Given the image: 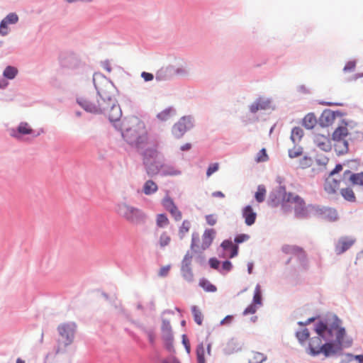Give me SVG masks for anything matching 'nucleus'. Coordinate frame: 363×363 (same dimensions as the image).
<instances>
[{"label": "nucleus", "mask_w": 363, "mask_h": 363, "mask_svg": "<svg viewBox=\"0 0 363 363\" xmlns=\"http://www.w3.org/2000/svg\"><path fill=\"white\" fill-rule=\"evenodd\" d=\"M341 321L335 318L332 322L319 321L315 325L317 337L310 339L308 353L317 356L323 353L325 357L335 354L340 349L345 335V328H342Z\"/></svg>", "instance_id": "obj_1"}, {"label": "nucleus", "mask_w": 363, "mask_h": 363, "mask_svg": "<svg viewBox=\"0 0 363 363\" xmlns=\"http://www.w3.org/2000/svg\"><path fill=\"white\" fill-rule=\"evenodd\" d=\"M93 81L97 94L103 101V108L101 113L106 114L111 122H118L122 112L120 106L116 104V88L113 84L100 73L94 74Z\"/></svg>", "instance_id": "obj_2"}, {"label": "nucleus", "mask_w": 363, "mask_h": 363, "mask_svg": "<svg viewBox=\"0 0 363 363\" xmlns=\"http://www.w3.org/2000/svg\"><path fill=\"white\" fill-rule=\"evenodd\" d=\"M123 138L130 145L143 149L147 143V132L144 123L136 116L125 118L120 123Z\"/></svg>", "instance_id": "obj_3"}, {"label": "nucleus", "mask_w": 363, "mask_h": 363, "mask_svg": "<svg viewBox=\"0 0 363 363\" xmlns=\"http://www.w3.org/2000/svg\"><path fill=\"white\" fill-rule=\"evenodd\" d=\"M282 207L285 211L289 208L294 209L296 217L302 218L307 217L310 213H313L315 206H306L304 200L298 195L293 193H285L282 200Z\"/></svg>", "instance_id": "obj_4"}, {"label": "nucleus", "mask_w": 363, "mask_h": 363, "mask_svg": "<svg viewBox=\"0 0 363 363\" xmlns=\"http://www.w3.org/2000/svg\"><path fill=\"white\" fill-rule=\"evenodd\" d=\"M143 160L148 176L154 177L163 168V164L155 148H146L143 152Z\"/></svg>", "instance_id": "obj_5"}, {"label": "nucleus", "mask_w": 363, "mask_h": 363, "mask_svg": "<svg viewBox=\"0 0 363 363\" xmlns=\"http://www.w3.org/2000/svg\"><path fill=\"white\" fill-rule=\"evenodd\" d=\"M116 212L121 218L132 224H138L145 218L143 213L140 209L125 203H118Z\"/></svg>", "instance_id": "obj_6"}, {"label": "nucleus", "mask_w": 363, "mask_h": 363, "mask_svg": "<svg viewBox=\"0 0 363 363\" xmlns=\"http://www.w3.org/2000/svg\"><path fill=\"white\" fill-rule=\"evenodd\" d=\"M215 235L216 230L214 229H206L203 232L201 241L200 242L199 235L193 233L190 247L191 250L195 253H201L211 245Z\"/></svg>", "instance_id": "obj_7"}, {"label": "nucleus", "mask_w": 363, "mask_h": 363, "mask_svg": "<svg viewBox=\"0 0 363 363\" xmlns=\"http://www.w3.org/2000/svg\"><path fill=\"white\" fill-rule=\"evenodd\" d=\"M100 99L99 96H95L94 95L87 94L77 99L78 104L86 111L92 113H100L103 108V101Z\"/></svg>", "instance_id": "obj_8"}, {"label": "nucleus", "mask_w": 363, "mask_h": 363, "mask_svg": "<svg viewBox=\"0 0 363 363\" xmlns=\"http://www.w3.org/2000/svg\"><path fill=\"white\" fill-rule=\"evenodd\" d=\"M282 252L286 255L296 257L303 267H306L307 255L302 247L294 245H285L282 247Z\"/></svg>", "instance_id": "obj_9"}, {"label": "nucleus", "mask_w": 363, "mask_h": 363, "mask_svg": "<svg viewBox=\"0 0 363 363\" xmlns=\"http://www.w3.org/2000/svg\"><path fill=\"white\" fill-rule=\"evenodd\" d=\"M191 118L188 116L182 117L172 128V133L176 138H181L187 130L192 127Z\"/></svg>", "instance_id": "obj_10"}, {"label": "nucleus", "mask_w": 363, "mask_h": 363, "mask_svg": "<svg viewBox=\"0 0 363 363\" xmlns=\"http://www.w3.org/2000/svg\"><path fill=\"white\" fill-rule=\"evenodd\" d=\"M313 213L322 218L330 222L335 221L338 219V213L335 208L325 206H315Z\"/></svg>", "instance_id": "obj_11"}, {"label": "nucleus", "mask_w": 363, "mask_h": 363, "mask_svg": "<svg viewBox=\"0 0 363 363\" xmlns=\"http://www.w3.org/2000/svg\"><path fill=\"white\" fill-rule=\"evenodd\" d=\"M18 21V16L16 13H9L0 23V35H6L9 33V25L16 24Z\"/></svg>", "instance_id": "obj_12"}, {"label": "nucleus", "mask_w": 363, "mask_h": 363, "mask_svg": "<svg viewBox=\"0 0 363 363\" xmlns=\"http://www.w3.org/2000/svg\"><path fill=\"white\" fill-rule=\"evenodd\" d=\"M355 242V239L352 237H342L339 239L335 245L336 254L341 255L350 249Z\"/></svg>", "instance_id": "obj_13"}, {"label": "nucleus", "mask_w": 363, "mask_h": 363, "mask_svg": "<svg viewBox=\"0 0 363 363\" xmlns=\"http://www.w3.org/2000/svg\"><path fill=\"white\" fill-rule=\"evenodd\" d=\"M314 142L323 151L328 152L332 148L330 139L328 135L317 134L315 135Z\"/></svg>", "instance_id": "obj_14"}, {"label": "nucleus", "mask_w": 363, "mask_h": 363, "mask_svg": "<svg viewBox=\"0 0 363 363\" xmlns=\"http://www.w3.org/2000/svg\"><path fill=\"white\" fill-rule=\"evenodd\" d=\"M60 335L66 339V345L70 344L74 338V330L69 325H62L58 328Z\"/></svg>", "instance_id": "obj_15"}, {"label": "nucleus", "mask_w": 363, "mask_h": 363, "mask_svg": "<svg viewBox=\"0 0 363 363\" xmlns=\"http://www.w3.org/2000/svg\"><path fill=\"white\" fill-rule=\"evenodd\" d=\"M242 215L247 225L250 226L255 223L257 213L253 211L251 206H246L242 209Z\"/></svg>", "instance_id": "obj_16"}, {"label": "nucleus", "mask_w": 363, "mask_h": 363, "mask_svg": "<svg viewBox=\"0 0 363 363\" xmlns=\"http://www.w3.org/2000/svg\"><path fill=\"white\" fill-rule=\"evenodd\" d=\"M340 188V181L336 180L333 176H329L324 184V189L328 194H334Z\"/></svg>", "instance_id": "obj_17"}, {"label": "nucleus", "mask_w": 363, "mask_h": 363, "mask_svg": "<svg viewBox=\"0 0 363 363\" xmlns=\"http://www.w3.org/2000/svg\"><path fill=\"white\" fill-rule=\"evenodd\" d=\"M33 129L30 128L28 123L22 122L18 125L17 131L12 130L11 135L18 138H20V135H29L33 133Z\"/></svg>", "instance_id": "obj_18"}, {"label": "nucleus", "mask_w": 363, "mask_h": 363, "mask_svg": "<svg viewBox=\"0 0 363 363\" xmlns=\"http://www.w3.org/2000/svg\"><path fill=\"white\" fill-rule=\"evenodd\" d=\"M343 176L344 178H348L352 184L363 186V172L354 174L350 170H346Z\"/></svg>", "instance_id": "obj_19"}, {"label": "nucleus", "mask_w": 363, "mask_h": 363, "mask_svg": "<svg viewBox=\"0 0 363 363\" xmlns=\"http://www.w3.org/2000/svg\"><path fill=\"white\" fill-rule=\"evenodd\" d=\"M221 247L228 253V255L230 258H233L238 255V247L230 240H224L221 244Z\"/></svg>", "instance_id": "obj_20"}, {"label": "nucleus", "mask_w": 363, "mask_h": 363, "mask_svg": "<svg viewBox=\"0 0 363 363\" xmlns=\"http://www.w3.org/2000/svg\"><path fill=\"white\" fill-rule=\"evenodd\" d=\"M206 355L211 356V344H207V350L206 352L203 343H201L196 349L198 363H205V357Z\"/></svg>", "instance_id": "obj_21"}, {"label": "nucleus", "mask_w": 363, "mask_h": 363, "mask_svg": "<svg viewBox=\"0 0 363 363\" xmlns=\"http://www.w3.org/2000/svg\"><path fill=\"white\" fill-rule=\"evenodd\" d=\"M269 106V101L262 99H258L250 106V110L252 113H255L259 110H265Z\"/></svg>", "instance_id": "obj_22"}, {"label": "nucleus", "mask_w": 363, "mask_h": 363, "mask_svg": "<svg viewBox=\"0 0 363 363\" xmlns=\"http://www.w3.org/2000/svg\"><path fill=\"white\" fill-rule=\"evenodd\" d=\"M334 148L339 155H344L348 151V143L346 140H334Z\"/></svg>", "instance_id": "obj_23"}, {"label": "nucleus", "mask_w": 363, "mask_h": 363, "mask_svg": "<svg viewBox=\"0 0 363 363\" xmlns=\"http://www.w3.org/2000/svg\"><path fill=\"white\" fill-rule=\"evenodd\" d=\"M158 190L157 184L152 180H147L143 185V191L145 195H151Z\"/></svg>", "instance_id": "obj_24"}, {"label": "nucleus", "mask_w": 363, "mask_h": 363, "mask_svg": "<svg viewBox=\"0 0 363 363\" xmlns=\"http://www.w3.org/2000/svg\"><path fill=\"white\" fill-rule=\"evenodd\" d=\"M349 132L346 126H340L335 129L333 134V140H346Z\"/></svg>", "instance_id": "obj_25"}, {"label": "nucleus", "mask_w": 363, "mask_h": 363, "mask_svg": "<svg viewBox=\"0 0 363 363\" xmlns=\"http://www.w3.org/2000/svg\"><path fill=\"white\" fill-rule=\"evenodd\" d=\"M317 123V119L313 113H308L303 119V125L307 129L313 128Z\"/></svg>", "instance_id": "obj_26"}, {"label": "nucleus", "mask_w": 363, "mask_h": 363, "mask_svg": "<svg viewBox=\"0 0 363 363\" xmlns=\"http://www.w3.org/2000/svg\"><path fill=\"white\" fill-rule=\"evenodd\" d=\"M340 194L347 201L354 202L356 201L355 194L352 189L350 187L342 189L340 190Z\"/></svg>", "instance_id": "obj_27"}, {"label": "nucleus", "mask_w": 363, "mask_h": 363, "mask_svg": "<svg viewBox=\"0 0 363 363\" xmlns=\"http://www.w3.org/2000/svg\"><path fill=\"white\" fill-rule=\"evenodd\" d=\"M191 228V223L188 220H183L182 225L179 226L178 230V235L180 239H183L186 235L189 233Z\"/></svg>", "instance_id": "obj_28"}, {"label": "nucleus", "mask_w": 363, "mask_h": 363, "mask_svg": "<svg viewBox=\"0 0 363 363\" xmlns=\"http://www.w3.org/2000/svg\"><path fill=\"white\" fill-rule=\"evenodd\" d=\"M156 225L158 228H162L169 224V220L164 213H160L156 216Z\"/></svg>", "instance_id": "obj_29"}, {"label": "nucleus", "mask_w": 363, "mask_h": 363, "mask_svg": "<svg viewBox=\"0 0 363 363\" xmlns=\"http://www.w3.org/2000/svg\"><path fill=\"white\" fill-rule=\"evenodd\" d=\"M174 115V110L172 108H168L157 114V118L162 121H165L170 119Z\"/></svg>", "instance_id": "obj_30"}, {"label": "nucleus", "mask_w": 363, "mask_h": 363, "mask_svg": "<svg viewBox=\"0 0 363 363\" xmlns=\"http://www.w3.org/2000/svg\"><path fill=\"white\" fill-rule=\"evenodd\" d=\"M158 242L160 247L162 248L169 245L171 242V237L169 233L166 231H163L159 237Z\"/></svg>", "instance_id": "obj_31"}, {"label": "nucleus", "mask_w": 363, "mask_h": 363, "mask_svg": "<svg viewBox=\"0 0 363 363\" xmlns=\"http://www.w3.org/2000/svg\"><path fill=\"white\" fill-rule=\"evenodd\" d=\"M191 312L194 316V321L199 325L203 323V315L201 310L196 306H193L191 307Z\"/></svg>", "instance_id": "obj_32"}, {"label": "nucleus", "mask_w": 363, "mask_h": 363, "mask_svg": "<svg viewBox=\"0 0 363 363\" xmlns=\"http://www.w3.org/2000/svg\"><path fill=\"white\" fill-rule=\"evenodd\" d=\"M162 205L167 211H169L170 209L177 207V205L175 204L173 199L168 195L165 196L162 200Z\"/></svg>", "instance_id": "obj_33"}, {"label": "nucleus", "mask_w": 363, "mask_h": 363, "mask_svg": "<svg viewBox=\"0 0 363 363\" xmlns=\"http://www.w3.org/2000/svg\"><path fill=\"white\" fill-rule=\"evenodd\" d=\"M303 135V130L299 127H295L291 130V139L294 143H297L301 140Z\"/></svg>", "instance_id": "obj_34"}, {"label": "nucleus", "mask_w": 363, "mask_h": 363, "mask_svg": "<svg viewBox=\"0 0 363 363\" xmlns=\"http://www.w3.org/2000/svg\"><path fill=\"white\" fill-rule=\"evenodd\" d=\"M199 286L207 292H215L217 290L216 286L205 279H202L199 281Z\"/></svg>", "instance_id": "obj_35"}, {"label": "nucleus", "mask_w": 363, "mask_h": 363, "mask_svg": "<svg viewBox=\"0 0 363 363\" xmlns=\"http://www.w3.org/2000/svg\"><path fill=\"white\" fill-rule=\"evenodd\" d=\"M181 273L183 278L189 282L194 280V273L191 267H181Z\"/></svg>", "instance_id": "obj_36"}, {"label": "nucleus", "mask_w": 363, "mask_h": 363, "mask_svg": "<svg viewBox=\"0 0 363 363\" xmlns=\"http://www.w3.org/2000/svg\"><path fill=\"white\" fill-rule=\"evenodd\" d=\"M164 341V345L167 351L170 353L174 352L173 346V335H168L162 337Z\"/></svg>", "instance_id": "obj_37"}, {"label": "nucleus", "mask_w": 363, "mask_h": 363, "mask_svg": "<svg viewBox=\"0 0 363 363\" xmlns=\"http://www.w3.org/2000/svg\"><path fill=\"white\" fill-rule=\"evenodd\" d=\"M266 192V189L263 185L258 186L257 191L255 195L256 201L259 203L264 201L265 199Z\"/></svg>", "instance_id": "obj_38"}, {"label": "nucleus", "mask_w": 363, "mask_h": 363, "mask_svg": "<svg viewBox=\"0 0 363 363\" xmlns=\"http://www.w3.org/2000/svg\"><path fill=\"white\" fill-rule=\"evenodd\" d=\"M310 336L309 330L307 328H304L301 331H298L296 333V337L298 340L301 344H303L306 341Z\"/></svg>", "instance_id": "obj_39"}, {"label": "nucleus", "mask_w": 363, "mask_h": 363, "mask_svg": "<svg viewBox=\"0 0 363 363\" xmlns=\"http://www.w3.org/2000/svg\"><path fill=\"white\" fill-rule=\"evenodd\" d=\"M18 73V69L11 66H8L6 67V69L4 71V76L9 79H13Z\"/></svg>", "instance_id": "obj_40"}, {"label": "nucleus", "mask_w": 363, "mask_h": 363, "mask_svg": "<svg viewBox=\"0 0 363 363\" xmlns=\"http://www.w3.org/2000/svg\"><path fill=\"white\" fill-rule=\"evenodd\" d=\"M253 303L255 304L260 305L262 303V292L261 287L257 284L255 289V293L253 296Z\"/></svg>", "instance_id": "obj_41"}, {"label": "nucleus", "mask_w": 363, "mask_h": 363, "mask_svg": "<svg viewBox=\"0 0 363 363\" xmlns=\"http://www.w3.org/2000/svg\"><path fill=\"white\" fill-rule=\"evenodd\" d=\"M171 215L172 218L177 222L180 221L182 219V213L178 208V207H175L170 211H168Z\"/></svg>", "instance_id": "obj_42"}, {"label": "nucleus", "mask_w": 363, "mask_h": 363, "mask_svg": "<svg viewBox=\"0 0 363 363\" xmlns=\"http://www.w3.org/2000/svg\"><path fill=\"white\" fill-rule=\"evenodd\" d=\"M172 328L168 321L164 320L162 325V337L172 335Z\"/></svg>", "instance_id": "obj_43"}, {"label": "nucleus", "mask_w": 363, "mask_h": 363, "mask_svg": "<svg viewBox=\"0 0 363 363\" xmlns=\"http://www.w3.org/2000/svg\"><path fill=\"white\" fill-rule=\"evenodd\" d=\"M193 256L189 252L184 255L181 267H191Z\"/></svg>", "instance_id": "obj_44"}, {"label": "nucleus", "mask_w": 363, "mask_h": 363, "mask_svg": "<svg viewBox=\"0 0 363 363\" xmlns=\"http://www.w3.org/2000/svg\"><path fill=\"white\" fill-rule=\"evenodd\" d=\"M269 160V157L267 154L266 149L262 148L257 155L256 162H267Z\"/></svg>", "instance_id": "obj_45"}, {"label": "nucleus", "mask_w": 363, "mask_h": 363, "mask_svg": "<svg viewBox=\"0 0 363 363\" xmlns=\"http://www.w3.org/2000/svg\"><path fill=\"white\" fill-rule=\"evenodd\" d=\"M162 170V174L164 176H173L179 174V172L171 167H166L163 164Z\"/></svg>", "instance_id": "obj_46"}, {"label": "nucleus", "mask_w": 363, "mask_h": 363, "mask_svg": "<svg viewBox=\"0 0 363 363\" xmlns=\"http://www.w3.org/2000/svg\"><path fill=\"white\" fill-rule=\"evenodd\" d=\"M219 169V163L215 162L211 164L206 171V176L208 177H211L214 172H217Z\"/></svg>", "instance_id": "obj_47"}, {"label": "nucleus", "mask_w": 363, "mask_h": 363, "mask_svg": "<svg viewBox=\"0 0 363 363\" xmlns=\"http://www.w3.org/2000/svg\"><path fill=\"white\" fill-rule=\"evenodd\" d=\"M145 333L149 340L150 344L153 345L155 341V333L152 329H146Z\"/></svg>", "instance_id": "obj_48"}, {"label": "nucleus", "mask_w": 363, "mask_h": 363, "mask_svg": "<svg viewBox=\"0 0 363 363\" xmlns=\"http://www.w3.org/2000/svg\"><path fill=\"white\" fill-rule=\"evenodd\" d=\"M250 239V235L247 234H240L235 238V242L236 243H242Z\"/></svg>", "instance_id": "obj_49"}, {"label": "nucleus", "mask_w": 363, "mask_h": 363, "mask_svg": "<svg viewBox=\"0 0 363 363\" xmlns=\"http://www.w3.org/2000/svg\"><path fill=\"white\" fill-rule=\"evenodd\" d=\"M257 311L256 304L254 303L248 306L243 312L244 315L254 314Z\"/></svg>", "instance_id": "obj_50"}, {"label": "nucleus", "mask_w": 363, "mask_h": 363, "mask_svg": "<svg viewBox=\"0 0 363 363\" xmlns=\"http://www.w3.org/2000/svg\"><path fill=\"white\" fill-rule=\"evenodd\" d=\"M170 269H171V265H169V264L162 267L160 269V271L158 273L159 276L162 277L167 276Z\"/></svg>", "instance_id": "obj_51"}, {"label": "nucleus", "mask_w": 363, "mask_h": 363, "mask_svg": "<svg viewBox=\"0 0 363 363\" xmlns=\"http://www.w3.org/2000/svg\"><path fill=\"white\" fill-rule=\"evenodd\" d=\"M206 220L209 225H214L217 222V218L214 214H209L206 216Z\"/></svg>", "instance_id": "obj_52"}, {"label": "nucleus", "mask_w": 363, "mask_h": 363, "mask_svg": "<svg viewBox=\"0 0 363 363\" xmlns=\"http://www.w3.org/2000/svg\"><path fill=\"white\" fill-rule=\"evenodd\" d=\"M334 117L333 114H331L330 112H323V113L321 116V121L323 122V120H325L326 125H328L332 120H333Z\"/></svg>", "instance_id": "obj_53"}, {"label": "nucleus", "mask_w": 363, "mask_h": 363, "mask_svg": "<svg viewBox=\"0 0 363 363\" xmlns=\"http://www.w3.org/2000/svg\"><path fill=\"white\" fill-rule=\"evenodd\" d=\"M233 265L230 261H225L222 264V270L224 272H228L232 269Z\"/></svg>", "instance_id": "obj_54"}, {"label": "nucleus", "mask_w": 363, "mask_h": 363, "mask_svg": "<svg viewBox=\"0 0 363 363\" xmlns=\"http://www.w3.org/2000/svg\"><path fill=\"white\" fill-rule=\"evenodd\" d=\"M209 264L211 268L218 269L220 265V262L216 258H211L209 259Z\"/></svg>", "instance_id": "obj_55"}, {"label": "nucleus", "mask_w": 363, "mask_h": 363, "mask_svg": "<svg viewBox=\"0 0 363 363\" xmlns=\"http://www.w3.org/2000/svg\"><path fill=\"white\" fill-rule=\"evenodd\" d=\"M355 67V62H348L345 67H344V71L345 72H350V71H352Z\"/></svg>", "instance_id": "obj_56"}, {"label": "nucleus", "mask_w": 363, "mask_h": 363, "mask_svg": "<svg viewBox=\"0 0 363 363\" xmlns=\"http://www.w3.org/2000/svg\"><path fill=\"white\" fill-rule=\"evenodd\" d=\"M182 342L186 348L187 353L189 354L191 352V347H190L189 340L186 338L185 335H183Z\"/></svg>", "instance_id": "obj_57"}, {"label": "nucleus", "mask_w": 363, "mask_h": 363, "mask_svg": "<svg viewBox=\"0 0 363 363\" xmlns=\"http://www.w3.org/2000/svg\"><path fill=\"white\" fill-rule=\"evenodd\" d=\"M141 76L145 82L151 81L154 77L152 74L145 72H142Z\"/></svg>", "instance_id": "obj_58"}, {"label": "nucleus", "mask_w": 363, "mask_h": 363, "mask_svg": "<svg viewBox=\"0 0 363 363\" xmlns=\"http://www.w3.org/2000/svg\"><path fill=\"white\" fill-rule=\"evenodd\" d=\"M162 363H180L179 360L173 356L164 359Z\"/></svg>", "instance_id": "obj_59"}, {"label": "nucleus", "mask_w": 363, "mask_h": 363, "mask_svg": "<svg viewBox=\"0 0 363 363\" xmlns=\"http://www.w3.org/2000/svg\"><path fill=\"white\" fill-rule=\"evenodd\" d=\"M301 155V152L296 150H290L289 152V155L291 158L296 157Z\"/></svg>", "instance_id": "obj_60"}, {"label": "nucleus", "mask_w": 363, "mask_h": 363, "mask_svg": "<svg viewBox=\"0 0 363 363\" xmlns=\"http://www.w3.org/2000/svg\"><path fill=\"white\" fill-rule=\"evenodd\" d=\"M342 169V166L338 164L335 166V169L330 172V176H333L335 174L340 172Z\"/></svg>", "instance_id": "obj_61"}, {"label": "nucleus", "mask_w": 363, "mask_h": 363, "mask_svg": "<svg viewBox=\"0 0 363 363\" xmlns=\"http://www.w3.org/2000/svg\"><path fill=\"white\" fill-rule=\"evenodd\" d=\"M233 317L232 315H227L223 320H221L220 323L222 325L229 324L232 322Z\"/></svg>", "instance_id": "obj_62"}, {"label": "nucleus", "mask_w": 363, "mask_h": 363, "mask_svg": "<svg viewBox=\"0 0 363 363\" xmlns=\"http://www.w3.org/2000/svg\"><path fill=\"white\" fill-rule=\"evenodd\" d=\"M103 66V68L106 70L108 72H111V65L109 64V62H104L102 65Z\"/></svg>", "instance_id": "obj_63"}, {"label": "nucleus", "mask_w": 363, "mask_h": 363, "mask_svg": "<svg viewBox=\"0 0 363 363\" xmlns=\"http://www.w3.org/2000/svg\"><path fill=\"white\" fill-rule=\"evenodd\" d=\"M354 359L359 362V363H363V354H358L354 356Z\"/></svg>", "instance_id": "obj_64"}]
</instances>
